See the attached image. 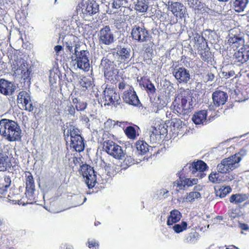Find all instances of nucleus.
Listing matches in <instances>:
<instances>
[{
  "label": "nucleus",
  "mask_w": 249,
  "mask_h": 249,
  "mask_svg": "<svg viewBox=\"0 0 249 249\" xmlns=\"http://www.w3.org/2000/svg\"><path fill=\"white\" fill-rule=\"evenodd\" d=\"M136 148L137 149L138 154L144 155L150 150H152L156 145L153 146H149V145L143 141H138L135 143Z\"/></svg>",
  "instance_id": "bb28decb"
},
{
  "label": "nucleus",
  "mask_w": 249,
  "mask_h": 249,
  "mask_svg": "<svg viewBox=\"0 0 249 249\" xmlns=\"http://www.w3.org/2000/svg\"><path fill=\"white\" fill-rule=\"evenodd\" d=\"M62 47L61 45H57L54 47V50L56 53L58 54L59 52L62 50Z\"/></svg>",
  "instance_id": "774afa93"
},
{
  "label": "nucleus",
  "mask_w": 249,
  "mask_h": 249,
  "mask_svg": "<svg viewBox=\"0 0 249 249\" xmlns=\"http://www.w3.org/2000/svg\"><path fill=\"white\" fill-rule=\"evenodd\" d=\"M124 131L128 138L134 139L136 138V130L133 126H127Z\"/></svg>",
  "instance_id": "603ef678"
},
{
  "label": "nucleus",
  "mask_w": 249,
  "mask_h": 249,
  "mask_svg": "<svg viewBox=\"0 0 249 249\" xmlns=\"http://www.w3.org/2000/svg\"><path fill=\"white\" fill-rule=\"evenodd\" d=\"M60 249H73V247L69 244H62L60 246Z\"/></svg>",
  "instance_id": "69168bd1"
},
{
  "label": "nucleus",
  "mask_w": 249,
  "mask_h": 249,
  "mask_svg": "<svg viewBox=\"0 0 249 249\" xmlns=\"http://www.w3.org/2000/svg\"><path fill=\"white\" fill-rule=\"evenodd\" d=\"M185 1L188 2V5L191 7H193L197 4V0H185Z\"/></svg>",
  "instance_id": "338daca9"
},
{
  "label": "nucleus",
  "mask_w": 249,
  "mask_h": 249,
  "mask_svg": "<svg viewBox=\"0 0 249 249\" xmlns=\"http://www.w3.org/2000/svg\"><path fill=\"white\" fill-rule=\"evenodd\" d=\"M234 63L243 64L249 59V45H243L234 54Z\"/></svg>",
  "instance_id": "412c9836"
},
{
  "label": "nucleus",
  "mask_w": 249,
  "mask_h": 249,
  "mask_svg": "<svg viewBox=\"0 0 249 249\" xmlns=\"http://www.w3.org/2000/svg\"><path fill=\"white\" fill-rule=\"evenodd\" d=\"M207 168V164L203 161L199 160L192 163H187L183 168V172L188 171L194 175L197 172L201 174V172L206 170Z\"/></svg>",
  "instance_id": "f3484780"
},
{
  "label": "nucleus",
  "mask_w": 249,
  "mask_h": 249,
  "mask_svg": "<svg viewBox=\"0 0 249 249\" xmlns=\"http://www.w3.org/2000/svg\"><path fill=\"white\" fill-rule=\"evenodd\" d=\"M35 185L34 180L32 174L30 172L26 175V185Z\"/></svg>",
  "instance_id": "13d9d810"
},
{
  "label": "nucleus",
  "mask_w": 249,
  "mask_h": 249,
  "mask_svg": "<svg viewBox=\"0 0 249 249\" xmlns=\"http://www.w3.org/2000/svg\"><path fill=\"white\" fill-rule=\"evenodd\" d=\"M64 47L67 52H69L70 54L74 53V49L76 45L75 41V36L71 35H67L65 36L63 40Z\"/></svg>",
  "instance_id": "b1692460"
},
{
  "label": "nucleus",
  "mask_w": 249,
  "mask_h": 249,
  "mask_svg": "<svg viewBox=\"0 0 249 249\" xmlns=\"http://www.w3.org/2000/svg\"><path fill=\"white\" fill-rule=\"evenodd\" d=\"M247 199V196L245 194H234L232 195L230 198L231 203H234L235 204H238L242 203Z\"/></svg>",
  "instance_id": "a19ab883"
},
{
  "label": "nucleus",
  "mask_w": 249,
  "mask_h": 249,
  "mask_svg": "<svg viewBox=\"0 0 249 249\" xmlns=\"http://www.w3.org/2000/svg\"><path fill=\"white\" fill-rule=\"evenodd\" d=\"M247 154V151L245 149H241L238 153L235 154V155H233L232 156H236L238 157L240 159V160H241V157L244 156Z\"/></svg>",
  "instance_id": "0e129e2a"
},
{
  "label": "nucleus",
  "mask_w": 249,
  "mask_h": 249,
  "mask_svg": "<svg viewBox=\"0 0 249 249\" xmlns=\"http://www.w3.org/2000/svg\"><path fill=\"white\" fill-rule=\"evenodd\" d=\"M240 159L236 156H231L223 159L217 166L219 173L225 174L229 173L239 166Z\"/></svg>",
  "instance_id": "6e6552de"
},
{
  "label": "nucleus",
  "mask_w": 249,
  "mask_h": 249,
  "mask_svg": "<svg viewBox=\"0 0 249 249\" xmlns=\"http://www.w3.org/2000/svg\"><path fill=\"white\" fill-rule=\"evenodd\" d=\"M35 185H26L25 195L29 200L32 201L35 199Z\"/></svg>",
  "instance_id": "37998d69"
},
{
  "label": "nucleus",
  "mask_w": 249,
  "mask_h": 249,
  "mask_svg": "<svg viewBox=\"0 0 249 249\" xmlns=\"http://www.w3.org/2000/svg\"><path fill=\"white\" fill-rule=\"evenodd\" d=\"M81 121L83 123L85 124L86 126L87 127H89L90 126V124H89V118L85 115H82L80 118Z\"/></svg>",
  "instance_id": "052dcab7"
},
{
  "label": "nucleus",
  "mask_w": 249,
  "mask_h": 249,
  "mask_svg": "<svg viewBox=\"0 0 249 249\" xmlns=\"http://www.w3.org/2000/svg\"><path fill=\"white\" fill-rule=\"evenodd\" d=\"M99 43L101 45L109 46L113 44L115 41V36L108 25L101 28L98 34Z\"/></svg>",
  "instance_id": "f8f14e48"
},
{
  "label": "nucleus",
  "mask_w": 249,
  "mask_h": 249,
  "mask_svg": "<svg viewBox=\"0 0 249 249\" xmlns=\"http://www.w3.org/2000/svg\"><path fill=\"white\" fill-rule=\"evenodd\" d=\"M249 0H233V8L235 12H243L249 3Z\"/></svg>",
  "instance_id": "f704fd0d"
},
{
  "label": "nucleus",
  "mask_w": 249,
  "mask_h": 249,
  "mask_svg": "<svg viewBox=\"0 0 249 249\" xmlns=\"http://www.w3.org/2000/svg\"><path fill=\"white\" fill-rule=\"evenodd\" d=\"M21 132L17 122L7 119H2L0 121V134L8 142L20 141Z\"/></svg>",
  "instance_id": "f03ea898"
},
{
  "label": "nucleus",
  "mask_w": 249,
  "mask_h": 249,
  "mask_svg": "<svg viewBox=\"0 0 249 249\" xmlns=\"http://www.w3.org/2000/svg\"><path fill=\"white\" fill-rule=\"evenodd\" d=\"M18 51L10 47L8 48L7 54L11 64L12 70L14 72V75L21 74V80L25 86L29 87L31 84V73L32 70L28 68L26 61L18 55Z\"/></svg>",
  "instance_id": "f257e3e1"
},
{
  "label": "nucleus",
  "mask_w": 249,
  "mask_h": 249,
  "mask_svg": "<svg viewBox=\"0 0 249 249\" xmlns=\"http://www.w3.org/2000/svg\"><path fill=\"white\" fill-rule=\"evenodd\" d=\"M148 8V2L143 0H138L135 5V9L140 13L146 12Z\"/></svg>",
  "instance_id": "ea45409f"
},
{
  "label": "nucleus",
  "mask_w": 249,
  "mask_h": 249,
  "mask_svg": "<svg viewBox=\"0 0 249 249\" xmlns=\"http://www.w3.org/2000/svg\"><path fill=\"white\" fill-rule=\"evenodd\" d=\"M16 89L14 84L3 78L0 79V93L5 96L14 94Z\"/></svg>",
  "instance_id": "aec40b11"
},
{
  "label": "nucleus",
  "mask_w": 249,
  "mask_h": 249,
  "mask_svg": "<svg viewBox=\"0 0 249 249\" xmlns=\"http://www.w3.org/2000/svg\"><path fill=\"white\" fill-rule=\"evenodd\" d=\"M70 146L76 152H80L83 151L85 148L83 138L81 136L73 138L71 140Z\"/></svg>",
  "instance_id": "a878e982"
},
{
  "label": "nucleus",
  "mask_w": 249,
  "mask_h": 249,
  "mask_svg": "<svg viewBox=\"0 0 249 249\" xmlns=\"http://www.w3.org/2000/svg\"><path fill=\"white\" fill-rule=\"evenodd\" d=\"M70 98L72 100L73 105L78 111H83L87 108V102L81 101L79 99L75 97L73 93L71 95Z\"/></svg>",
  "instance_id": "473e14b6"
},
{
  "label": "nucleus",
  "mask_w": 249,
  "mask_h": 249,
  "mask_svg": "<svg viewBox=\"0 0 249 249\" xmlns=\"http://www.w3.org/2000/svg\"><path fill=\"white\" fill-rule=\"evenodd\" d=\"M167 9L177 18H186L187 16V9L183 3L178 2L168 1L166 4Z\"/></svg>",
  "instance_id": "9b49d317"
},
{
  "label": "nucleus",
  "mask_w": 249,
  "mask_h": 249,
  "mask_svg": "<svg viewBox=\"0 0 249 249\" xmlns=\"http://www.w3.org/2000/svg\"><path fill=\"white\" fill-rule=\"evenodd\" d=\"M103 149L108 155L116 159H122L124 157L122 147L112 141L106 140L103 142Z\"/></svg>",
  "instance_id": "9d476101"
},
{
  "label": "nucleus",
  "mask_w": 249,
  "mask_h": 249,
  "mask_svg": "<svg viewBox=\"0 0 249 249\" xmlns=\"http://www.w3.org/2000/svg\"><path fill=\"white\" fill-rule=\"evenodd\" d=\"M150 132L149 136L150 142L152 144H158L161 140V136L152 129L150 130Z\"/></svg>",
  "instance_id": "49530a36"
},
{
  "label": "nucleus",
  "mask_w": 249,
  "mask_h": 249,
  "mask_svg": "<svg viewBox=\"0 0 249 249\" xmlns=\"http://www.w3.org/2000/svg\"><path fill=\"white\" fill-rule=\"evenodd\" d=\"M167 105L163 96H159L153 104V110L155 113H159Z\"/></svg>",
  "instance_id": "7c9ffc66"
},
{
  "label": "nucleus",
  "mask_w": 249,
  "mask_h": 249,
  "mask_svg": "<svg viewBox=\"0 0 249 249\" xmlns=\"http://www.w3.org/2000/svg\"><path fill=\"white\" fill-rule=\"evenodd\" d=\"M182 217V214L178 210H173L170 212L168 216L167 225L169 228L175 223H178Z\"/></svg>",
  "instance_id": "393cba45"
},
{
  "label": "nucleus",
  "mask_w": 249,
  "mask_h": 249,
  "mask_svg": "<svg viewBox=\"0 0 249 249\" xmlns=\"http://www.w3.org/2000/svg\"><path fill=\"white\" fill-rule=\"evenodd\" d=\"M75 109L76 108L75 107H74V105H68L66 107L65 111L68 114L74 117L76 112Z\"/></svg>",
  "instance_id": "6e6d98bb"
},
{
  "label": "nucleus",
  "mask_w": 249,
  "mask_h": 249,
  "mask_svg": "<svg viewBox=\"0 0 249 249\" xmlns=\"http://www.w3.org/2000/svg\"><path fill=\"white\" fill-rule=\"evenodd\" d=\"M199 234L196 231L186 234L184 236V242L186 243H194L198 238Z\"/></svg>",
  "instance_id": "79ce46f5"
},
{
  "label": "nucleus",
  "mask_w": 249,
  "mask_h": 249,
  "mask_svg": "<svg viewBox=\"0 0 249 249\" xmlns=\"http://www.w3.org/2000/svg\"><path fill=\"white\" fill-rule=\"evenodd\" d=\"M103 97L105 106H114L117 107L120 104V95L112 88H106L104 91Z\"/></svg>",
  "instance_id": "ddd939ff"
},
{
  "label": "nucleus",
  "mask_w": 249,
  "mask_h": 249,
  "mask_svg": "<svg viewBox=\"0 0 249 249\" xmlns=\"http://www.w3.org/2000/svg\"><path fill=\"white\" fill-rule=\"evenodd\" d=\"M228 96L227 93L221 90L215 91L212 94L213 103L216 107L224 105L228 99Z\"/></svg>",
  "instance_id": "5701e85b"
},
{
  "label": "nucleus",
  "mask_w": 249,
  "mask_h": 249,
  "mask_svg": "<svg viewBox=\"0 0 249 249\" xmlns=\"http://www.w3.org/2000/svg\"><path fill=\"white\" fill-rule=\"evenodd\" d=\"M229 36L228 42L232 47L238 48L244 44L245 41L242 36L233 35L232 33Z\"/></svg>",
  "instance_id": "cd10ccee"
},
{
  "label": "nucleus",
  "mask_w": 249,
  "mask_h": 249,
  "mask_svg": "<svg viewBox=\"0 0 249 249\" xmlns=\"http://www.w3.org/2000/svg\"><path fill=\"white\" fill-rule=\"evenodd\" d=\"M214 189L216 196L220 198H224L231 191V188L229 186H221L218 189L215 188Z\"/></svg>",
  "instance_id": "4c0bfd02"
},
{
  "label": "nucleus",
  "mask_w": 249,
  "mask_h": 249,
  "mask_svg": "<svg viewBox=\"0 0 249 249\" xmlns=\"http://www.w3.org/2000/svg\"><path fill=\"white\" fill-rule=\"evenodd\" d=\"M135 163L134 159L130 156H127L123 162L121 164L122 168L123 169H126L128 167L134 164Z\"/></svg>",
  "instance_id": "de8ad7c7"
},
{
  "label": "nucleus",
  "mask_w": 249,
  "mask_h": 249,
  "mask_svg": "<svg viewBox=\"0 0 249 249\" xmlns=\"http://www.w3.org/2000/svg\"><path fill=\"white\" fill-rule=\"evenodd\" d=\"M167 125L162 121H158L155 124V125L152 127V129L157 132L160 135H164L167 133Z\"/></svg>",
  "instance_id": "72a5a7b5"
},
{
  "label": "nucleus",
  "mask_w": 249,
  "mask_h": 249,
  "mask_svg": "<svg viewBox=\"0 0 249 249\" xmlns=\"http://www.w3.org/2000/svg\"><path fill=\"white\" fill-rule=\"evenodd\" d=\"M15 159L9 155L7 151H3L0 146V171L8 170L12 166V162Z\"/></svg>",
  "instance_id": "dca6fc26"
},
{
  "label": "nucleus",
  "mask_w": 249,
  "mask_h": 249,
  "mask_svg": "<svg viewBox=\"0 0 249 249\" xmlns=\"http://www.w3.org/2000/svg\"><path fill=\"white\" fill-rule=\"evenodd\" d=\"M17 101L18 104H21L24 109L32 112L34 109L33 103L31 99L29 91L22 90L19 92L18 95Z\"/></svg>",
  "instance_id": "2eb2a0df"
},
{
  "label": "nucleus",
  "mask_w": 249,
  "mask_h": 249,
  "mask_svg": "<svg viewBox=\"0 0 249 249\" xmlns=\"http://www.w3.org/2000/svg\"><path fill=\"white\" fill-rule=\"evenodd\" d=\"M173 74L179 83L187 84L191 79L189 71L184 67L175 68Z\"/></svg>",
  "instance_id": "a211bd4d"
},
{
  "label": "nucleus",
  "mask_w": 249,
  "mask_h": 249,
  "mask_svg": "<svg viewBox=\"0 0 249 249\" xmlns=\"http://www.w3.org/2000/svg\"><path fill=\"white\" fill-rule=\"evenodd\" d=\"M74 51V53L71 56L74 65H76L78 68L88 71L90 67L89 59V52L88 50H80L79 46H75Z\"/></svg>",
  "instance_id": "39448f33"
},
{
  "label": "nucleus",
  "mask_w": 249,
  "mask_h": 249,
  "mask_svg": "<svg viewBox=\"0 0 249 249\" xmlns=\"http://www.w3.org/2000/svg\"><path fill=\"white\" fill-rule=\"evenodd\" d=\"M79 173L83 177L89 188H92L97 183V176L93 168L88 164H83L80 167Z\"/></svg>",
  "instance_id": "1a4fd4ad"
},
{
  "label": "nucleus",
  "mask_w": 249,
  "mask_h": 249,
  "mask_svg": "<svg viewBox=\"0 0 249 249\" xmlns=\"http://www.w3.org/2000/svg\"><path fill=\"white\" fill-rule=\"evenodd\" d=\"M129 87H132L127 84L124 80L120 82L118 85V88L120 89L123 90L124 89H129Z\"/></svg>",
  "instance_id": "bf43d9fd"
},
{
  "label": "nucleus",
  "mask_w": 249,
  "mask_h": 249,
  "mask_svg": "<svg viewBox=\"0 0 249 249\" xmlns=\"http://www.w3.org/2000/svg\"><path fill=\"white\" fill-rule=\"evenodd\" d=\"M81 90L83 91L89 92L93 87V81L89 77L86 76L80 77L79 81Z\"/></svg>",
  "instance_id": "c85d7f7f"
},
{
  "label": "nucleus",
  "mask_w": 249,
  "mask_h": 249,
  "mask_svg": "<svg viewBox=\"0 0 249 249\" xmlns=\"http://www.w3.org/2000/svg\"><path fill=\"white\" fill-rule=\"evenodd\" d=\"M215 107H216L213 104V105H210L209 106L208 109L207 110L208 112V115H210L209 116V120L210 121L213 120L214 116L217 115L216 112L214 111Z\"/></svg>",
  "instance_id": "864d4df0"
},
{
  "label": "nucleus",
  "mask_w": 249,
  "mask_h": 249,
  "mask_svg": "<svg viewBox=\"0 0 249 249\" xmlns=\"http://www.w3.org/2000/svg\"><path fill=\"white\" fill-rule=\"evenodd\" d=\"M131 35L132 39L139 43L147 42L152 38L150 32L142 24L134 25L132 27Z\"/></svg>",
  "instance_id": "423d86ee"
},
{
  "label": "nucleus",
  "mask_w": 249,
  "mask_h": 249,
  "mask_svg": "<svg viewBox=\"0 0 249 249\" xmlns=\"http://www.w3.org/2000/svg\"><path fill=\"white\" fill-rule=\"evenodd\" d=\"M127 1V0H113L112 7L114 9L120 8V10L122 11V9H124L125 8V7L123 6V5L125 4Z\"/></svg>",
  "instance_id": "3c124183"
},
{
  "label": "nucleus",
  "mask_w": 249,
  "mask_h": 249,
  "mask_svg": "<svg viewBox=\"0 0 249 249\" xmlns=\"http://www.w3.org/2000/svg\"><path fill=\"white\" fill-rule=\"evenodd\" d=\"M143 87L146 89L147 93L150 95H154L156 92V89L155 86L151 82L148 81L143 85Z\"/></svg>",
  "instance_id": "8fccbe9b"
},
{
  "label": "nucleus",
  "mask_w": 249,
  "mask_h": 249,
  "mask_svg": "<svg viewBox=\"0 0 249 249\" xmlns=\"http://www.w3.org/2000/svg\"><path fill=\"white\" fill-rule=\"evenodd\" d=\"M220 173L212 172L209 176V180L213 183H218L224 180L222 179V176L219 174Z\"/></svg>",
  "instance_id": "a18cd8bd"
},
{
  "label": "nucleus",
  "mask_w": 249,
  "mask_h": 249,
  "mask_svg": "<svg viewBox=\"0 0 249 249\" xmlns=\"http://www.w3.org/2000/svg\"><path fill=\"white\" fill-rule=\"evenodd\" d=\"M208 112L201 110L196 112L192 117V121L196 124H206L210 121L209 120Z\"/></svg>",
  "instance_id": "4be33fe9"
},
{
  "label": "nucleus",
  "mask_w": 249,
  "mask_h": 249,
  "mask_svg": "<svg viewBox=\"0 0 249 249\" xmlns=\"http://www.w3.org/2000/svg\"><path fill=\"white\" fill-rule=\"evenodd\" d=\"M64 135L66 141L69 136H70L71 140H72L73 138H75V137L81 136L79 129L72 125L70 126L69 127L67 128V130L64 131Z\"/></svg>",
  "instance_id": "c756f323"
},
{
  "label": "nucleus",
  "mask_w": 249,
  "mask_h": 249,
  "mask_svg": "<svg viewBox=\"0 0 249 249\" xmlns=\"http://www.w3.org/2000/svg\"><path fill=\"white\" fill-rule=\"evenodd\" d=\"M98 6L93 0H83L77 7V13L83 18L85 16H91L98 11Z\"/></svg>",
  "instance_id": "0eeeda50"
},
{
  "label": "nucleus",
  "mask_w": 249,
  "mask_h": 249,
  "mask_svg": "<svg viewBox=\"0 0 249 249\" xmlns=\"http://www.w3.org/2000/svg\"><path fill=\"white\" fill-rule=\"evenodd\" d=\"M189 172L186 171L183 172V169L178 173L179 180H176L174 183V186H176L180 190L185 189V187H190L194 184H196L197 182V179L193 178L190 179V178H185L184 176L186 173Z\"/></svg>",
  "instance_id": "4468645a"
},
{
  "label": "nucleus",
  "mask_w": 249,
  "mask_h": 249,
  "mask_svg": "<svg viewBox=\"0 0 249 249\" xmlns=\"http://www.w3.org/2000/svg\"><path fill=\"white\" fill-rule=\"evenodd\" d=\"M88 247L90 249H98L99 244L94 239L89 240L88 242Z\"/></svg>",
  "instance_id": "4d7b16f0"
},
{
  "label": "nucleus",
  "mask_w": 249,
  "mask_h": 249,
  "mask_svg": "<svg viewBox=\"0 0 249 249\" xmlns=\"http://www.w3.org/2000/svg\"><path fill=\"white\" fill-rule=\"evenodd\" d=\"M124 18L120 17V18L115 19L114 20V24L117 28H120L121 27V24L124 21Z\"/></svg>",
  "instance_id": "680f3d73"
},
{
  "label": "nucleus",
  "mask_w": 249,
  "mask_h": 249,
  "mask_svg": "<svg viewBox=\"0 0 249 249\" xmlns=\"http://www.w3.org/2000/svg\"><path fill=\"white\" fill-rule=\"evenodd\" d=\"M123 99L125 103L134 106H137L140 103L138 97L133 87H129V89L124 92Z\"/></svg>",
  "instance_id": "6ab92c4d"
},
{
  "label": "nucleus",
  "mask_w": 249,
  "mask_h": 249,
  "mask_svg": "<svg viewBox=\"0 0 249 249\" xmlns=\"http://www.w3.org/2000/svg\"><path fill=\"white\" fill-rule=\"evenodd\" d=\"M87 200V198L83 195H77L73 198V204L75 207L82 205Z\"/></svg>",
  "instance_id": "09e8293b"
},
{
  "label": "nucleus",
  "mask_w": 249,
  "mask_h": 249,
  "mask_svg": "<svg viewBox=\"0 0 249 249\" xmlns=\"http://www.w3.org/2000/svg\"><path fill=\"white\" fill-rule=\"evenodd\" d=\"M174 130H179L182 127V122L180 119H175L172 122Z\"/></svg>",
  "instance_id": "5fc2aeb1"
},
{
  "label": "nucleus",
  "mask_w": 249,
  "mask_h": 249,
  "mask_svg": "<svg viewBox=\"0 0 249 249\" xmlns=\"http://www.w3.org/2000/svg\"><path fill=\"white\" fill-rule=\"evenodd\" d=\"M188 224L185 221H181L179 223H175L172 225L170 228H171L175 233H180L186 231L187 229Z\"/></svg>",
  "instance_id": "e433bc0d"
},
{
  "label": "nucleus",
  "mask_w": 249,
  "mask_h": 249,
  "mask_svg": "<svg viewBox=\"0 0 249 249\" xmlns=\"http://www.w3.org/2000/svg\"><path fill=\"white\" fill-rule=\"evenodd\" d=\"M100 65L103 70L105 78L112 83H115L121 79H123L120 70L116 68L114 62L109 59L108 55L102 58Z\"/></svg>",
  "instance_id": "20e7f679"
},
{
  "label": "nucleus",
  "mask_w": 249,
  "mask_h": 249,
  "mask_svg": "<svg viewBox=\"0 0 249 249\" xmlns=\"http://www.w3.org/2000/svg\"><path fill=\"white\" fill-rule=\"evenodd\" d=\"M130 48L120 47L118 49L116 53L122 61L125 62L130 59Z\"/></svg>",
  "instance_id": "2f4dec72"
},
{
  "label": "nucleus",
  "mask_w": 249,
  "mask_h": 249,
  "mask_svg": "<svg viewBox=\"0 0 249 249\" xmlns=\"http://www.w3.org/2000/svg\"><path fill=\"white\" fill-rule=\"evenodd\" d=\"M201 195L199 192H192L189 193L186 197H180L178 199V201L179 202H182V203L185 202H193L196 198L200 197Z\"/></svg>",
  "instance_id": "c9c22d12"
},
{
  "label": "nucleus",
  "mask_w": 249,
  "mask_h": 249,
  "mask_svg": "<svg viewBox=\"0 0 249 249\" xmlns=\"http://www.w3.org/2000/svg\"><path fill=\"white\" fill-rule=\"evenodd\" d=\"M169 191L165 189L160 190L159 195L161 196L164 198H167L168 196Z\"/></svg>",
  "instance_id": "e2e57ef3"
},
{
  "label": "nucleus",
  "mask_w": 249,
  "mask_h": 249,
  "mask_svg": "<svg viewBox=\"0 0 249 249\" xmlns=\"http://www.w3.org/2000/svg\"><path fill=\"white\" fill-rule=\"evenodd\" d=\"M192 102V99L189 94L181 93L180 97L176 98L173 102V112L178 115H188L193 107Z\"/></svg>",
  "instance_id": "7ed1b4c3"
},
{
  "label": "nucleus",
  "mask_w": 249,
  "mask_h": 249,
  "mask_svg": "<svg viewBox=\"0 0 249 249\" xmlns=\"http://www.w3.org/2000/svg\"><path fill=\"white\" fill-rule=\"evenodd\" d=\"M11 183V179L9 176H5L3 181L0 183V194L4 195L7 191Z\"/></svg>",
  "instance_id": "58836bf2"
},
{
  "label": "nucleus",
  "mask_w": 249,
  "mask_h": 249,
  "mask_svg": "<svg viewBox=\"0 0 249 249\" xmlns=\"http://www.w3.org/2000/svg\"><path fill=\"white\" fill-rule=\"evenodd\" d=\"M193 36L195 44L199 45V47H204L205 45L207 44L206 39L201 35L196 32L193 34Z\"/></svg>",
  "instance_id": "c03bdc74"
}]
</instances>
